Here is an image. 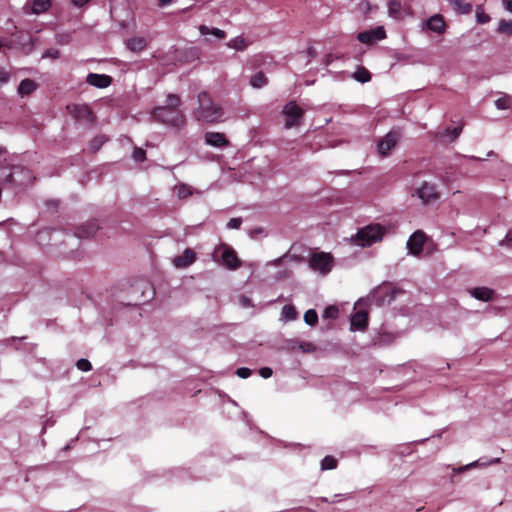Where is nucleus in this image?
Returning <instances> with one entry per match:
<instances>
[{"label": "nucleus", "instance_id": "f257e3e1", "mask_svg": "<svg viewBox=\"0 0 512 512\" xmlns=\"http://www.w3.org/2000/svg\"><path fill=\"white\" fill-rule=\"evenodd\" d=\"M181 99L176 94L167 96L165 105L157 106L152 111L153 118L167 126L181 129L185 125V118L179 109Z\"/></svg>", "mask_w": 512, "mask_h": 512}, {"label": "nucleus", "instance_id": "f03ea898", "mask_svg": "<svg viewBox=\"0 0 512 512\" xmlns=\"http://www.w3.org/2000/svg\"><path fill=\"white\" fill-rule=\"evenodd\" d=\"M223 115L222 107L215 104L207 92L198 94V107L195 111V117L198 121L218 123L222 121Z\"/></svg>", "mask_w": 512, "mask_h": 512}, {"label": "nucleus", "instance_id": "7ed1b4c3", "mask_svg": "<svg viewBox=\"0 0 512 512\" xmlns=\"http://www.w3.org/2000/svg\"><path fill=\"white\" fill-rule=\"evenodd\" d=\"M384 233L385 228L378 223L367 225L358 230L355 235V243L363 247L370 246L381 241Z\"/></svg>", "mask_w": 512, "mask_h": 512}, {"label": "nucleus", "instance_id": "20e7f679", "mask_svg": "<svg viewBox=\"0 0 512 512\" xmlns=\"http://www.w3.org/2000/svg\"><path fill=\"white\" fill-rule=\"evenodd\" d=\"M309 267L319 273L328 274L333 266V256L326 252H316L308 260Z\"/></svg>", "mask_w": 512, "mask_h": 512}, {"label": "nucleus", "instance_id": "39448f33", "mask_svg": "<svg viewBox=\"0 0 512 512\" xmlns=\"http://www.w3.org/2000/svg\"><path fill=\"white\" fill-rule=\"evenodd\" d=\"M282 113L286 116L285 128L287 129L298 126L304 116V110L295 101L288 102Z\"/></svg>", "mask_w": 512, "mask_h": 512}, {"label": "nucleus", "instance_id": "423d86ee", "mask_svg": "<svg viewBox=\"0 0 512 512\" xmlns=\"http://www.w3.org/2000/svg\"><path fill=\"white\" fill-rule=\"evenodd\" d=\"M35 177L30 169L14 165V173L12 179V188H23L34 181Z\"/></svg>", "mask_w": 512, "mask_h": 512}, {"label": "nucleus", "instance_id": "0eeeda50", "mask_svg": "<svg viewBox=\"0 0 512 512\" xmlns=\"http://www.w3.org/2000/svg\"><path fill=\"white\" fill-rule=\"evenodd\" d=\"M217 253H221V262L228 269L234 270L240 267V260L232 247L221 244L217 249Z\"/></svg>", "mask_w": 512, "mask_h": 512}, {"label": "nucleus", "instance_id": "6e6552de", "mask_svg": "<svg viewBox=\"0 0 512 512\" xmlns=\"http://www.w3.org/2000/svg\"><path fill=\"white\" fill-rule=\"evenodd\" d=\"M415 195H417L424 204L432 203L440 197L436 185L426 181L415 190Z\"/></svg>", "mask_w": 512, "mask_h": 512}, {"label": "nucleus", "instance_id": "1a4fd4ad", "mask_svg": "<svg viewBox=\"0 0 512 512\" xmlns=\"http://www.w3.org/2000/svg\"><path fill=\"white\" fill-rule=\"evenodd\" d=\"M66 109L76 120L85 122L94 121V114L91 108L86 104H70L67 105Z\"/></svg>", "mask_w": 512, "mask_h": 512}, {"label": "nucleus", "instance_id": "9d476101", "mask_svg": "<svg viewBox=\"0 0 512 512\" xmlns=\"http://www.w3.org/2000/svg\"><path fill=\"white\" fill-rule=\"evenodd\" d=\"M426 241V235L423 231L417 230L415 231L407 242V247L411 254L419 255L423 251V246Z\"/></svg>", "mask_w": 512, "mask_h": 512}, {"label": "nucleus", "instance_id": "9b49d317", "mask_svg": "<svg viewBox=\"0 0 512 512\" xmlns=\"http://www.w3.org/2000/svg\"><path fill=\"white\" fill-rule=\"evenodd\" d=\"M204 140L207 145L216 148H225L230 145V142L225 134L220 132H206L204 135Z\"/></svg>", "mask_w": 512, "mask_h": 512}, {"label": "nucleus", "instance_id": "f8f14e48", "mask_svg": "<svg viewBox=\"0 0 512 512\" xmlns=\"http://www.w3.org/2000/svg\"><path fill=\"white\" fill-rule=\"evenodd\" d=\"M398 141V134L396 132H389L378 143V152L381 156H386L389 151L395 147Z\"/></svg>", "mask_w": 512, "mask_h": 512}, {"label": "nucleus", "instance_id": "ddd939ff", "mask_svg": "<svg viewBox=\"0 0 512 512\" xmlns=\"http://www.w3.org/2000/svg\"><path fill=\"white\" fill-rule=\"evenodd\" d=\"M99 228L96 221H88L76 228L75 235L80 239L90 238L96 234Z\"/></svg>", "mask_w": 512, "mask_h": 512}, {"label": "nucleus", "instance_id": "4468645a", "mask_svg": "<svg viewBox=\"0 0 512 512\" xmlns=\"http://www.w3.org/2000/svg\"><path fill=\"white\" fill-rule=\"evenodd\" d=\"M196 260V253L190 249L187 248L185 251L179 255L176 256L173 260V264L177 268H186L190 266L192 263H194Z\"/></svg>", "mask_w": 512, "mask_h": 512}, {"label": "nucleus", "instance_id": "2eb2a0df", "mask_svg": "<svg viewBox=\"0 0 512 512\" xmlns=\"http://www.w3.org/2000/svg\"><path fill=\"white\" fill-rule=\"evenodd\" d=\"M86 82L97 88H107L112 83V78L105 74L89 73Z\"/></svg>", "mask_w": 512, "mask_h": 512}, {"label": "nucleus", "instance_id": "dca6fc26", "mask_svg": "<svg viewBox=\"0 0 512 512\" xmlns=\"http://www.w3.org/2000/svg\"><path fill=\"white\" fill-rule=\"evenodd\" d=\"M351 330L363 331L368 326V313L366 311H357L351 317Z\"/></svg>", "mask_w": 512, "mask_h": 512}, {"label": "nucleus", "instance_id": "f3484780", "mask_svg": "<svg viewBox=\"0 0 512 512\" xmlns=\"http://www.w3.org/2000/svg\"><path fill=\"white\" fill-rule=\"evenodd\" d=\"M427 28L436 33H443L445 30V22L442 15L436 14L430 17L426 22Z\"/></svg>", "mask_w": 512, "mask_h": 512}, {"label": "nucleus", "instance_id": "a211bd4d", "mask_svg": "<svg viewBox=\"0 0 512 512\" xmlns=\"http://www.w3.org/2000/svg\"><path fill=\"white\" fill-rule=\"evenodd\" d=\"M14 165H0V183L12 188Z\"/></svg>", "mask_w": 512, "mask_h": 512}, {"label": "nucleus", "instance_id": "6ab92c4d", "mask_svg": "<svg viewBox=\"0 0 512 512\" xmlns=\"http://www.w3.org/2000/svg\"><path fill=\"white\" fill-rule=\"evenodd\" d=\"M127 48L132 52H141L147 46V41L144 37H132L127 43Z\"/></svg>", "mask_w": 512, "mask_h": 512}, {"label": "nucleus", "instance_id": "aec40b11", "mask_svg": "<svg viewBox=\"0 0 512 512\" xmlns=\"http://www.w3.org/2000/svg\"><path fill=\"white\" fill-rule=\"evenodd\" d=\"M471 295L481 301H489L494 295V291L487 287H477L471 290Z\"/></svg>", "mask_w": 512, "mask_h": 512}, {"label": "nucleus", "instance_id": "412c9836", "mask_svg": "<svg viewBox=\"0 0 512 512\" xmlns=\"http://www.w3.org/2000/svg\"><path fill=\"white\" fill-rule=\"evenodd\" d=\"M37 88L36 83L31 79H24L18 86V93L22 96L30 95Z\"/></svg>", "mask_w": 512, "mask_h": 512}, {"label": "nucleus", "instance_id": "4be33fe9", "mask_svg": "<svg viewBox=\"0 0 512 512\" xmlns=\"http://www.w3.org/2000/svg\"><path fill=\"white\" fill-rule=\"evenodd\" d=\"M303 251L302 245L294 244L291 246L289 252L284 257L289 258L291 261L294 262H304L306 258L301 254Z\"/></svg>", "mask_w": 512, "mask_h": 512}, {"label": "nucleus", "instance_id": "5701e85b", "mask_svg": "<svg viewBox=\"0 0 512 512\" xmlns=\"http://www.w3.org/2000/svg\"><path fill=\"white\" fill-rule=\"evenodd\" d=\"M448 2L459 13L469 14L472 10V5L466 0H448Z\"/></svg>", "mask_w": 512, "mask_h": 512}, {"label": "nucleus", "instance_id": "b1692460", "mask_svg": "<svg viewBox=\"0 0 512 512\" xmlns=\"http://www.w3.org/2000/svg\"><path fill=\"white\" fill-rule=\"evenodd\" d=\"M199 32L201 35L212 34L219 39H224L226 37L225 31H223L219 28H209L206 25H200Z\"/></svg>", "mask_w": 512, "mask_h": 512}, {"label": "nucleus", "instance_id": "393cba45", "mask_svg": "<svg viewBox=\"0 0 512 512\" xmlns=\"http://www.w3.org/2000/svg\"><path fill=\"white\" fill-rule=\"evenodd\" d=\"M353 77L360 83H366L371 80V73L363 66H359L354 72Z\"/></svg>", "mask_w": 512, "mask_h": 512}, {"label": "nucleus", "instance_id": "a878e982", "mask_svg": "<svg viewBox=\"0 0 512 512\" xmlns=\"http://www.w3.org/2000/svg\"><path fill=\"white\" fill-rule=\"evenodd\" d=\"M51 6V0H33L32 10L36 14L46 12Z\"/></svg>", "mask_w": 512, "mask_h": 512}, {"label": "nucleus", "instance_id": "bb28decb", "mask_svg": "<svg viewBox=\"0 0 512 512\" xmlns=\"http://www.w3.org/2000/svg\"><path fill=\"white\" fill-rule=\"evenodd\" d=\"M268 83V79L263 72H257L250 79V84L254 88H262Z\"/></svg>", "mask_w": 512, "mask_h": 512}, {"label": "nucleus", "instance_id": "cd10ccee", "mask_svg": "<svg viewBox=\"0 0 512 512\" xmlns=\"http://www.w3.org/2000/svg\"><path fill=\"white\" fill-rule=\"evenodd\" d=\"M227 45L230 47V48H234L238 51H243L247 48L248 46V42L246 41V39L242 36H237L233 39H231Z\"/></svg>", "mask_w": 512, "mask_h": 512}, {"label": "nucleus", "instance_id": "c85d7f7f", "mask_svg": "<svg viewBox=\"0 0 512 512\" xmlns=\"http://www.w3.org/2000/svg\"><path fill=\"white\" fill-rule=\"evenodd\" d=\"M338 465V460L330 455L325 456L321 461V469L322 470H332L336 469Z\"/></svg>", "mask_w": 512, "mask_h": 512}, {"label": "nucleus", "instance_id": "c756f323", "mask_svg": "<svg viewBox=\"0 0 512 512\" xmlns=\"http://www.w3.org/2000/svg\"><path fill=\"white\" fill-rule=\"evenodd\" d=\"M497 32L507 36L512 35V20H500Z\"/></svg>", "mask_w": 512, "mask_h": 512}, {"label": "nucleus", "instance_id": "7c9ffc66", "mask_svg": "<svg viewBox=\"0 0 512 512\" xmlns=\"http://www.w3.org/2000/svg\"><path fill=\"white\" fill-rule=\"evenodd\" d=\"M512 104V97L510 95L504 94L500 98L495 101V105L500 110L509 109Z\"/></svg>", "mask_w": 512, "mask_h": 512}, {"label": "nucleus", "instance_id": "2f4dec72", "mask_svg": "<svg viewBox=\"0 0 512 512\" xmlns=\"http://www.w3.org/2000/svg\"><path fill=\"white\" fill-rule=\"evenodd\" d=\"M402 9V4L399 0H390L388 3L389 15L397 17Z\"/></svg>", "mask_w": 512, "mask_h": 512}, {"label": "nucleus", "instance_id": "473e14b6", "mask_svg": "<svg viewBox=\"0 0 512 512\" xmlns=\"http://www.w3.org/2000/svg\"><path fill=\"white\" fill-rule=\"evenodd\" d=\"M282 316L287 320H295L297 317V311L292 305H285L282 308Z\"/></svg>", "mask_w": 512, "mask_h": 512}, {"label": "nucleus", "instance_id": "72a5a7b5", "mask_svg": "<svg viewBox=\"0 0 512 512\" xmlns=\"http://www.w3.org/2000/svg\"><path fill=\"white\" fill-rule=\"evenodd\" d=\"M304 321L310 325L314 326L318 322V315L314 309H309L304 314Z\"/></svg>", "mask_w": 512, "mask_h": 512}, {"label": "nucleus", "instance_id": "f704fd0d", "mask_svg": "<svg viewBox=\"0 0 512 512\" xmlns=\"http://www.w3.org/2000/svg\"><path fill=\"white\" fill-rule=\"evenodd\" d=\"M105 138L103 136H96L94 137L91 142H90V145H89V148L90 150L95 153L97 152L101 146L104 144L105 142Z\"/></svg>", "mask_w": 512, "mask_h": 512}, {"label": "nucleus", "instance_id": "c9c22d12", "mask_svg": "<svg viewBox=\"0 0 512 512\" xmlns=\"http://www.w3.org/2000/svg\"><path fill=\"white\" fill-rule=\"evenodd\" d=\"M339 314V309L336 306H328L323 312V318L325 319H336Z\"/></svg>", "mask_w": 512, "mask_h": 512}, {"label": "nucleus", "instance_id": "e433bc0d", "mask_svg": "<svg viewBox=\"0 0 512 512\" xmlns=\"http://www.w3.org/2000/svg\"><path fill=\"white\" fill-rule=\"evenodd\" d=\"M357 39L360 42L365 43V44H370L374 41L373 34H372L371 30L360 32L357 36Z\"/></svg>", "mask_w": 512, "mask_h": 512}, {"label": "nucleus", "instance_id": "4c0bfd02", "mask_svg": "<svg viewBox=\"0 0 512 512\" xmlns=\"http://www.w3.org/2000/svg\"><path fill=\"white\" fill-rule=\"evenodd\" d=\"M476 19L479 24H486L491 20L490 16L486 14L481 8H477L476 10Z\"/></svg>", "mask_w": 512, "mask_h": 512}, {"label": "nucleus", "instance_id": "58836bf2", "mask_svg": "<svg viewBox=\"0 0 512 512\" xmlns=\"http://www.w3.org/2000/svg\"><path fill=\"white\" fill-rule=\"evenodd\" d=\"M76 367L83 372H88L92 369V365H91L90 361L87 359H84V358L79 359L76 362Z\"/></svg>", "mask_w": 512, "mask_h": 512}, {"label": "nucleus", "instance_id": "ea45409f", "mask_svg": "<svg viewBox=\"0 0 512 512\" xmlns=\"http://www.w3.org/2000/svg\"><path fill=\"white\" fill-rule=\"evenodd\" d=\"M298 349H300L303 353H313L316 351L315 345L311 342L299 343Z\"/></svg>", "mask_w": 512, "mask_h": 512}, {"label": "nucleus", "instance_id": "a19ab883", "mask_svg": "<svg viewBox=\"0 0 512 512\" xmlns=\"http://www.w3.org/2000/svg\"><path fill=\"white\" fill-rule=\"evenodd\" d=\"M462 132V126L454 127L453 129L447 128L445 130V135H450L452 140H455L459 137L460 133Z\"/></svg>", "mask_w": 512, "mask_h": 512}, {"label": "nucleus", "instance_id": "79ce46f5", "mask_svg": "<svg viewBox=\"0 0 512 512\" xmlns=\"http://www.w3.org/2000/svg\"><path fill=\"white\" fill-rule=\"evenodd\" d=\"M358 10L364 14H367L372 11V6L368 0H362L358 4Z\"/></svg>", "mask_w": 512, "mask_h": 512}, {"label": "nucleus", "instance_id": "37998d69", "mask_svg": "<svg viewBox=\"0 0 512 512\" xmlns=\"http://www.w3.org/2000/svg\"><path fill=\"white\" fill-rule=\"evenodd\" d=\"M133 158L138 161L142 162L146 159V152L142 148H135L133 151Z\"/></svg>", "mask_w": 512, "mask_h": 512}, {"label": "nucleus", "instance_id": "c03bdc74", "mask_svg": "<svg viewBox=\"0 0 512 512\" xmlns=\"http://www.w3.org/2000/svg\"><path fill=\"white\" fill-rule=\"evenodd\" d=\"M371 32L373 34L374 40H381L386 37V33H385V30L383 29V27H377V28L371 30Z\"/></svg>", "mask_w": 512, "mask_h": 512}, {"label": "nucleus", "instance_id": "a18cd8bd", "mask_svg": "<svg viewBox=\"0 0 512 512\" xmlns=\"http://www.w3.org/2000/svg\"><path fill=\"white\" fill-rule=\"evenodd\" d=\"M346 496L347 494H335L332 500L328 499L327 497H321L320 501L323 503H335L345 499Z\"/></svg>", "mask_w": 512, "mask_h": 512}, {"label": "nucleus", "instance_id": "49530a36", "mask_svg": "<svg viewBox=\"0 0 512 512\" xmlns=\"http://www.w3.org/2000/svg\"><path fill=\"white\" fill-rule=\"evenodd\" d=\"M242 224L241 218H231L227 223L229 229H239Z\"/></svg>", "mask_w": 512, "mask_h": 512}, {"label": "nucleus", "instance_id": "de8ad7c7", "mask_svg": "<svg viewBox=\"0 0 512 512\" xmlns=\"http://www.w3.org/2000/svg\"><path fill=\"white\" fill-rule=\"evenodd\" d=\"M236 374L240 378L245 379V378H248L252 374V371L247 367H241V368L237 369Z\"/></svg>", "mask_w": 512, "mask_h": 512}, {"label": "nucleus", "instance_id": "09e8293b", "mask_svg": "<svg viewBox=\"0 0 512 512\" xmlns=\"http://www.w3.org/2000/svg\"><path fill=\"white\" fill-rule=\"evenodd\" d=\"M10 74L5 68L0 67V84H5L9 81Z\"/></svg>", "mask_w": 512, "mask_h": 512}, {"label": "nucleus", "instance_id": "8fccbe9b", "mask_svg": "<svg viewBox=\"0 0 512 512\" xmlns=\"http://www.w3.org/2000/svg\"><path fill=\"white\" fill-rule=\"evenodd\" d=\"M191 192L188 187L186 186H180L177 191V195L179 198L183 199L186 198L188 195H190Z\"/></svg>", "mask_w": 512, "mask_h": 512}, {"label": "nucleus", "instance_id": "3c124183", "mask_svg": "<svg viewBox=\"0 0 512 512\" xmlns=\"http://www.w3.org/2000/svg\"><path fill=\"white\" fill-rule=\"evenodd\" d=\"M273 374V371L270 367H262L259 369V375L265 379L271 377Z\"/></svg>", "mask_w": 512, "mask_h": 512}, {"label": "nucleus", "instance_id": "603ef678", "mask_svg": "<svg viewBox=\"0 0 512 512\" xmlns=\"http://www.w3.org/2000/svg\"><path fill=\"white\" fill-rule=\"evenodd\" d=\"M477 463H478V462H477V461H475V462H473V463H471V464H468V465L462 466V467L457 468V469H453V471H454L455 473H462V472H464V471L468 470V469H469V468H471V467H475V466L477 465Z\"/></svg>", "mask_w": 512, "mask_h": 512}, {"label": "nucleus", "instance_id": "864d4df0", "mask_svg": "<svg viewBox=\"0 0 512 512\" xmlns=\"http://www.w3.org/2000/svg\"><path fill=\"white\" fill-rule=\"evenodd\" d=\"M299 343L294 340H290L287 342V349L290 351H295L298 348Z\"/></svg>", "mask_w": 512, "mask_h": 512}, {"label": "nucleus", "instance_id": "5fc2aeb1", "mask_svg": "<svg viewBox=\"0 0 512 512\" xmlns=\"http://www.w3.org/2000/svg\"><path fill=\"white\" fill-rule=\"evenodd\" d=\"M73 4L78 7H82L87 4L90 0H72Z\"/></svg>", "mask_w": 512, "mask_h": 512}, {"label": "nucleus", "instance_id": "6e6d98bb", "mask_svg": "<svg viewBox=\"0 0 512 512\" xmlns=\"http://www.w3.org/2000/svg\"><path fill=\"white\" fill-rule=\"evenodd\" d=\"M505 8L512 13V0H503Z\"/></svg>", "mask_w": 512, "mask_h": 512}, {"label": "nucleus", "instance_id": "4d7b16f0", "mask_svg": "<svg viewBox=\"0 0 512 512\" xmlns=\"http://www.w3.org/2000/svg\"><path fill=\"white\" fill-rule=\"evenodd\" d=\"M172 1H173V0H159L158 5H159L160 7H163V6H165V5L169 4V3H171Z\"/></svg>", "mask_w": 512, "mask_h": 512}, {"label": "nucleus", "instance_id": "13d9d810", "mask_svg": "<svg viewBox=\"0 0 512 512\" xmlns=\"http://www.w3.org/2000/svg\"><path fill=\"white\" fill-rule=\"evenodd\" d=\"M283 258H284V257L278 258V259L275 261V264H276V265H279Z\"/></svg>", "mask_w": 512, "mask_h": 512}, {"label": "nucleus", "instance_id": "bf43d9fd", "mask_svg": "<svg viewBox=\"0 0 512 512\" xmlns=\"http://www.w3.org/2000/svg\"><path fill=\"white\" fill-rule=\"evenodd\" d=\"M308 52H309V54H311V55H312V53H314V49H313L312 47H310V48L308 49Z\"/></svg>", "mask_w": 512, "mask_h": 512}, {"label": "nucleus", "instance_id": "052dcab7", "mask_svg": "<svg viewBox=\"0 0 512 512\" xmlns=\"http://www.w3.org/2000/svg\"><path fill=\"white\" fill-rule=\"evenodd\" d=\"M499 461H500V459H499V458H496V459H494L493 461H491V463H498Z\"/></svg>", "mask_w": 512, "mask_h": 512}]
</instances>
